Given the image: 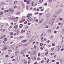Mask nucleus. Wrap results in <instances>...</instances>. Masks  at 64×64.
<instances>
[{
	"label": "nucleus",
	"mask_w": 64,
	"mask_h": 64,
	"mask_svg": "<svg viewBox=\"0 0 64 64\" xmlns=\"http://www.w3.org/2000/svg\"><path fill=\"white\" fill-rule=\"evenodd\" d=\"M52 23H54V20H52Z\"/></svg>",
	"instance_id": "obj_31"
},
{
	"label": "nucleus",
	"mask_w": 64,
	"mask_h": 64,
	"mask_svg": "<svg viewBox=\"0 0 64 64\" xmlns=\"http://www.w3.org/2000/svg\"><path fill=\"white\" fill-rule=\"evenodd\" d=\"M52 46H55V44L54 43L52 44Z\"/></svg>",
	"instance_id": "obj_29"
},
{
	"label": "nucleus",
	"mask_w": 64,
	"mask_h": 64,
	"mask_svg": "<svg viewBox=\"0 0 64 64\" xmlns=\"http://www.w3.org/2000/svg\"><path fill=\"white\" fill-rule=\"evenodd\" d=\"M14 21L16 22H17V20H14Z\"/></svg>",
	"instance_id": "obj_60"
},
{
	"label": "nucleus",
	"mask_w": 64,
	"mask_h": 64,
	"mask_svg": "<svg viewBox=\"0 0 64 64\" xmlns=\"http://www.w3.org/2000/svg\"><path fill=\"white\" fill-rule=\"evenodd\" d=\"M43 0H40L39 2L40 3H41L43 2Z\"/></svg>",
	"instance_id": "obj_13"
},
{
	"label": "nucleus",
	"mask_w": 64,
	"mask_h": 64,
	"mask_svg": "<svg viewBox=\"0 0 64 64\" xmlns=\"http://www.w3.org/2000/svg\"><path fill=\"white\" fill-rule=\"evenodd\" d=\"M36 38L34 36H33L32 37V41H34L35 39V38Z\"/></svg>",
	"instance_id": "obj_7"
},
{
	"label": "nucleus",
	"mask_w": 64,
	"mask_h": 64,
	"mask_svg": "<svg viewBox=\"0 0 64 64\" xmlns=\"http://www.w3.org/2000/svg\"><path fill=\"white\" fill-rule=\"evenodd\" d=\"M17 48H18V46H14L13 47V49L14 50H16Z\"/></svg>",
	"instance_id": "obj_3"
},
{
	"label": "nucleus",
	"mask_w": 64,
	"mask_h": 64,
	"mask_svg": "<svg viewBox=\"0 0 64 64\" xmlns=\"http://www.w3.org/2000/svg\"><path fill=\"white\" fill-rule=\"evenodd\" d=\"M24 2H27V0H24Z\"/></svg>",
	"instance_id": "obj_54"
},
{
	"label": "nucleus",
	"mask_w": 64,
	"mask_h": 64,
	"mask_svg": "<svg viewBox=\"0 0 64 64\" xmlns=\"http://www.w3.org/2000/svg\"><path fill=\"white\" fill-rule=\"evenodd\" d=\"M47 63H48V62H49V59H48L47 60Z\"/></svg>",
	"instance_id": "obj_37"
},
{
	"label": "nucleus",
	"mask_w": 64,
	"mask_h": 64,
	"mask_svg": "<svg viewBox=\"0 0 64 64\" xmlns=\"http://www.w3.org/2000/svg\"><path fill=\"white\" fill-rule=\"evenodd\" d=\"M2 51H5V50H4V48H2Z\"/></svg>",
	"instance_id": "obj_41"
},
{
	"label": "nucleus",
	"mask_w": 64,
	"mask_h": 64,
	"mask_svg": "<svg viewBox=\"0 0 64 64\" xmlns=\"http://www.w3.org/2000/svg\"><path fill=\"white\" fill-rule=\"evenodd\" d=\"M43 44L41 43L40 44V46H43Z\"/></svg>",
	"instance_id": "obj_49"
},
{
	"label": "nucleus",
	"mask_w": 64,
	"mask_h": 64,
	"mask_svg": "<svg viewBox=\"0 0 64 64\" xmlns=\"http://www.w3.org/2000/svg\"><path fill=\"white\" fill-rule=\"evenodd\" d=\"M17 35H18L19 34V32H20L19 31V30H18L17 31Z\"/></svg>",
	"instance_id": "obj_14"
},
{
	"label": "nucleus",
	"mask_w": 64,
	"mask_h": 64,
	"mask_svg": "<svg viewBox=\"0 0 64 64\" xmlns=\"http://www.w3.org/2000/svg\"><path fill=\"white\" fill-rule=\"evenodd\" d=\"M32 59L33 60H35L36 59V58L34 57H32Z\"/></svg>",
	"instance_id": "obj_5"
},
{
	"label": "nucleus",
	"mask_w": 64,
	"mask_h": 64,
	"mask_svg": "<svg viewBox=\"0 0 64 64\" xmlns=\"http://www.w3.org/2000/svg\"><path fill=\"white\" fill-rule=\"evenodd\" d=\"M15 59L14 58L13 59H12V61H15Z\"/></svg>",
	"instance_id": "obj_63"
},
{
	"label": "nucleus",
	"mask_w": 64,
	"mask_h": 64,
	"mask_svg": "<svg viewBox=\"0 0 64 64\" xmlns=\"http://www.w3.org/2000/svg\"><path fill=\"white\" fill-rule=\"evenodd\" d=\"M44 48V46L40 48V49L41 50H42Z\"/></svg>",
	"instance_id": "obj_24"
},
{
	"label": "nucleus",
	"mask_w": 64,
	"mask_h": 64,
	"mask_svg": "<svg viewBox=\"0 0 64 64\" xmlns=\"http://www.w3.org/2000/svg\"><path fill=\"white\" fill-rule=\"evenodd\" d=\"M21 54H23L24 53V52H23L22 51L20 52Z\"/></svg>",
	"instance_id": "obj_44"
},
{
	"label": "nucleus",
	"mask_w": 64,
	"mask_h": 64,
	"mask_svg": "<svg viewBox=\"0 0 64 64\" xmlns=\"http://www.w3.org/2000/svg\"><path fill=\"white\" fill-rule=\"evenodd\" d=\"M14 46V45L12 44L10 46V49H12V47H13Z\"/></svg>",
	"instance_id": "obj_6"
},
{
	"label": "nucleus",
	"mask_w": 64,
	"mask_h": 64,
	"mask_svg": "<svg viewBox=\"0 0 64 64\" xmlns=\"http://www.w3.org/2000/svg\"><path fill=\"white\" fill-rule=\"evenodd\" d=\"M48 32H51V30H48Z\"/></svg>",
	"instance_id": "obj_28"
},
{
	"label": "nucleus",
	"mask_w": 64,
	"mask_h": 64,
	"mask_svg": "<svg viewBox=\"0 0 64 64\" xmlns=\"http://www.w3.org/2000/svg\"><path fill=\"white\" fill-rule=\"evenodd\" d=\"M25 20L24 19L22 20V21L24 22V21H25Z\"/></svg>",
	"instance_id": "obj_61"
},
{
	"label": "nucleus",
	"mask_w": 64,
	"mask_h": 64,
	"mask_svg": "<svg viewBox=\"0 0 64 64\" xmlns=\"http://www.w3.org/2000/svg\"><path fill=\"white\" fill-rule=\"evenodd\" d=\"M26 23H27V21H26L24 22V24H26Z\"/></svg>",
	"instance_id": "obj_34"
},
{
	"label": "nucleus",
	"mask_w": 64,
	"mask_h": 64,
	"mask_svg": "<svg viewBox=\"0 0 64 64\" xmlns=\"http://www.w3.org/2000/svg\"><path fill=\"white\" fill-rule=\"evenodd\" d=\"M49 15H50V14H47L46 16L47 17H49Z\"/></svg>",
	"instance_id": "obj_23"
},
{
	"label": "nucleus",
	"mask_w": 64,
	"mask_h": 64,
	"mask_svg": "<svg viewBox=\"0 0 64 64\" xmlns=\"http://www.w3.org/2000/svg\"><path fill=\"white\" fill-rule=\"evenodd\" d=\"M3 14V12H1L0 13V15H2Z\"/></svg>",
	"instance_id": "obj_20"
},
{
	"label": "nucleus",
	"mask_w": 64,
	"mask_h": 64,
	"mask_svg": "<svg viewBox=\"0 0 64 64\" xmlns=\"http://www.w3.org/2000/svg\"><path fill=\"white\" fill-rule=\"evenodd\" d=\"M44 5L45 6H47V3H46L44 4Z\"/></svg>",
	"instance_id": "obj_32"
},
{
	"label": "nucleus",
	"mask_w": 64,
	"mask_h": 64,
	"mask_svg": "<svg viewBox=\"0 0 64 64\" xmlns=\"http://www.w3.org/2000/svg\"><path fill=\"white\" fill-rule=\"evenodd\" d=\"M30 33V31H28L27 32V34H29Z\"/></svg>",
	"instance_id": "obj_22"
},
{
	"label": "nucleus",
	"mask_w": 64,
	"mask_h": 64,
	"mask_svg": "<svg viewBox=\"0 0 64 64\" xmlns=\"http://www.w3.org/2000/svg\"><path fill=\"white\" fill-rule=\"evenodd\" d=\"M16 14L17 15H19V14H20V12H18L16 13Z\"/></svg>",
	"instance_id": "obj_33"
},
{
	"label": "nucleus",
	"mask_w": 64,
	"mask_h": 64,
	"mask_svg": "<svg viewBox=\"0 0 64 64\" xmlns=\"http://www.w3.org/2000/svg\"><path fill=\"white\" fill-rule=\"evenodd\" d=\"M28 59H29V60L31 59V58H30V57H28Z\"/></svg>",
	"instance_id": "obj_58"
},
{
	"label": "nucleus",
	"mask_w": 64,
	"mask_h": 64,
	"mask_svg": "<svg viewBox=\"0 0 64 64\" xmlns=\"http://www.w3.org/2000/svg\"><path fill=\"white\" fill-rule=\"evenodd\" d=\"M20 38H23V36H20Z\"/></svg>",
	"instance_id": "obj_35"
},
{
	"label": "nucleus",
	"mask_w": 64,
	"mask_h": 64,
	"mask_svg": "<svg viewBox=\"0 0 64 64\" xmlns=\"http://www.w3.org/2000/svg\"><path fill=\"white\" fill-rule=\"evenodd\" d=\"M44 62H45V61L44 60H42L41 62V63H44Z\"/></svg>",
	"instance_id": "obj_36"
},
{
	"label": "nucleus",
	"mask_w": 64,
	"mask_h": 64,
	"mask_svg": "<svg viewBox=\"0 0 64 64\" xmlns=\"http://www.w3.org/2000/svg\"><path fill=\"white\" fill-rule=\"evenodd\" d=\"M17 59L18 60H19L20 59V57L19 56L18 57V58H17Z\"/></svg>",
	"instance_id": "obj_16"
},
{
	"label": "nucleus",
	"mask_w": 64,
	"mask_h": 64,
	"mask_svg": "<svg viewBox=\"0 0 64 64\" xmlns=\"http://www.w3.org/2000/svg\"><path fill=\"white\" fill-rule=\"evenodd\" d=\"M46 28H48L49 27V26L47 25L46 26Z\"/></svg>",
	"instance_id": "obj_48"
},
{
	"label": "nucleus",
	"mask_w": 64,
	"mask_h": 64,
	"mask_svg": "<svg viewBox=\"0 0 64 64\" xmlns=\"http://www.w3.org/2000/svg\"><path fill=\"white\" fill-rule=\"evenodd\" d=\"M6 30V29H3L2 30V32H5V31Z\"/></svg>",
	"instance_id": "obj_30"
},
{
	"label": "nucleus",
	"mask_w": 64,
	"mask_h": 64,
	"mask_svg": "<svg viewBox=\"0 0 64 64\" xmlns=\"http://www.w3.org/2000/svg\"><path fill=\"white\" fill-rule=\"evenodd\" d=\"M28 19L30 20V21H32V18H28Z\"/></svg>",
	"instance_id": "obj_11"
},
{
	"label": "nucleus",
	"mask_w": 64,
	"mask_h": 64,
	"mask_svg": "<svg viewBox=\"0 0 64 64\" xmlns=\"http://www.w3.org/2000/svg\"><path fill=\"white\" fill-rule=\"evenodd\" d=\"M56 64H59V62H56Z\"/></svg>",
	"instance_id": "obj_62"
},
{
	"label": "nucleus",
	"mask_w": 64,
	"mask_h": 64,
	"mask_svg": "<svg viewBox=\"0 0 64 64\" xmlns=\"http://www.w3.org/2000/svg\"><path fill=\"white\" fill-rule=\"evenodd\" d=\"M18 61L19 60L17 59H16L15 60V61L16 62H18Z\"/></svg>",
	"instance_id": "obj_17"
},
{
	"label": "nucleus",
	"mask_w": 64,
	"mask_h": 64,
	"mask_svg": "<svg viewBox=\"0 0 64 64\" xmlns=\"http://www.w3.org/2000/svg\"><path fill=\"white\" fill-rule=\"evenodd\" d=\"M62 20H63V18H60V21H62Z\"/></svg>",
	"instance_id": "obj_46"
},
{
	"label": "nucleus",
	"mask_w": 64,
	"mask_h": 64,
	"mask_svg": "<svg viewBox=\"0 0 64 64\" xmlns=\"http://www.w3.org/2000/svg\"><path fill=\"white\" fill-rule=\"evenodd\" d=\"M19 53V50H16V52L15 53V54L16 56H17L18 55V53Z\"/></svg>",
	"instance_id": "obj_1"
},
{
	"label": "nucleus",
	"mask_w": 64,
	"mask_h": 64,
	"mask_svg": "<svg viewBox=\"0 0 64 64\" xmlns=\"http://www.w3.org/2000/svg\"><path fill=\"white\" fill-rule=\"evenodd\" d=\"M39 14V12H37L35 13V15H36L37 14Z\"/></svg>",
	"instance_id": "obj_40"
},
{
	"label": "nucleus",
	"mask_w": 64,
	"mask_h": 64,
	"mask_svg": "<svg viewBox=\"0 0 64 64\" xmlns=\"http://www.w3.org/2000/svg\"><path fill=\"white\" fill-rule=\"evenodd\" d=\"M38 21H39V20H38V19H37L36 20V22H38Z\"/></svg>",
	"instance_id": "obj_51"
},
{
	"label": "nucleus",
	"mask_w": 64,
	"mask_h": 64,
	"mask_svg": "<svg viewBox=\"0 0 64 64\" xmlns=\"http://www.w3.org/2000/svg\"><path fill=\"white\" fill-rule=\"evenodd\" d=\"M17 27H18V26L17 25L15 26H14V28H17Z\"/></svg>",
	"instance_id": "obj_19"
},
{
	"label": "nucleus",
	"mask_w": 64,
	"mask_h": 64,
	"mask_svg": "<svg viewBox=\"0 0 64 64\" xmlns=\"http://www.w3.org/2000/svg\"><path fill=\"white\" fill-rule=\"evenodd\" d=\"M24 64H27V61H24Z\"/></svg>",
	"instance_id": "obj_25"
},
{
	"label": "nucleus",
	"mask_w": 64,
	"mask_h": 64,
	"mask_svg": "<svg viewBox=\"0 0 64 64\" xmlns=\"http://www.w3.org/2000/svg\"><path fill=\"white\" fill-rule=\"evenodd\" d=\"M62 11V10H59L57 12V14H60L61 12Z\"/></svg>",
	"instance_id": "obj_4"
},
{
	"label": "nucleus",
	"mask_w": 64,
	"mask_h": 64,
	"mask_svg": "<svg viewBox=\"0 0 64 64\" xmlns=\"http://www.w3.org/2000/svg\"><path fill=\"white\" fill-rule=\"evenodd\" d=\"M23 26V25L22 24H20V28H22Z\"/></svg>",
	"instance_id": "obj_8"
},
{
	"label": "nucleus",
	"mask_w": 64,
	"mask_h": 64,
	"mask_svg": "<svg viewBox=\"0 0 64 64\" xmlns=\"http://www.w3.org/2000/svg\"><path fill=\"white\" fill-rule=\"evenodd\" d=\"M11 28H12V26H10L9 28V30H10L11 29Z\"/></svg>",
	"instance_id": "obj_26"
},
{
	"label": "nucleus",
	"mask_w": 64,
	"mask_h": 64,
	"mask_svg": "<svg viewBox=\"0 0 64 64\" xmlns=\"http://www.w3.org/2000/svg\"><path fill=\"white\" fill-rule=\"evenodd\" d=\"M31 24V23L30 22H29L28 23V25H30Z\"/></svg>",
	"instance_id": "obj_53"
},
{
	"label": "nucleus",
	"mask_w": 64,
	"mask_h": 64,
	"mask_svg": "<svg viewBox=\"0 0 64 64\" xmlns=\"http://www.w3.org/2000/svg\"><path fill=\"white\" fill-rule=\"evenodd\" d=\"M4 4V2H2L1 3V4H0V5H1V6H2Z\"/></svg>",
	"instance_id": "obj_10"
},
{
	"label": "nucleus",
	"mask_w": 64,
	"mask_h": 64,
	"mask_svg": "<svg viewBox=\"0 0 64 64\" xmlns=\"http://www.w3.org/2000/svg\"><path fill=\"white\" fill-rule=\"evenodd\" d=\"M55 60H52V62H55Z\"/></svg>",
	"instance_id": "obj_38"
},
{
	"label": "nucleus",
	"mask_w": 64,
	"mask_h": 64,
	"mask_svg": "<svg viewBox=\"0 0 64 64\" xmlns=\"http://www.w3.org/2000/svg\"><path fill=\"white\" fill-rule=\"evenodd\" d=\"M5 37H6V36L4 35L2 36V38H4Z\"/></svg>",
	"instance_id": "obj_56"
},
{
	"label": "nucleus",
	"mask_w": 64,
	"mask_h": 64,
	"mask_svg": "<svg viewBox=\"0 0 64 64\" xmlns=\"http://www.w3.org/2000/svg\"><path fill=\"white\" fill-rule=\"evenodd\" d=\"M8 48H9V47L8 46H6V47H5L4 48V50H6V49H7Z\"/></svg>",
	"instance_id": "obj_9"
},
{
	"label": "nucleus",
	"mask_w": 64,
	"mask_h": 64,
	"mask_svg": "<svg viewBox=\"0 0 64 64\" xmlns=\"http://www.w3.org/2000/svg\"><path fill=\"white\" fill-rule=\"evenodd\" d=\"M26 3L27 4H29V2L28 1H27Z\"/></svg>",
	"instance_id": "obj_52"
},
{
	"label": "nucleus",
	"mask_w": 64,
	"mask_h": 64,
	"mask_svg": "<svg viewBox=\"0 0 64 64\" xmlns=\"http://www.w3.org/2000/svg\"><path fill=\"white\" fill-rule=\"evenodd\" d=\"M27 40H22V42H23V43H24V42H25L27 41Z\"/></svg>",
	"instance_id": "obj_15"
},
{
	"label": "nucleus",
	"mask_w": 64,
	"mask_h": 64,
	"mask_svg": "<svg viewBox=\"0 0 64 64\" xmlns=\"http://www.w3.org/2000/svg\"><path fill=\"white\" fill-rule=\"evenodd\" d=\"M11 12H14V9L13 8H11Z\"/></svg>",
	"instance_id": "obj_12"
},
{
	"label": "nucleus",
	"mask_w": 64,
	"mask_h": 64,
	"mask_svg": "<svg viewBox=\"0 0 64 64\" xmlns=\"http://www.w3.org/2000/svg\"><path fill=\"white\" fill-rule=\"evenodd\" d=\"M48 54V52H47L45 54V55H47Z\"/></svg>",
	"instance_id": "obj_27"
},
{
	"label": "nucleus",
	"mask_w": 64,
	"mask_h": 64,
	"mask_svg": "<svg viewBox=\"0 0 64 64\" xmlns=\"http://www.w3.org/2000/svg\"><path fill=\"white\" fill-rule=\"evenodd\" d=\"M19 46H22V44H19Z\"/></svg>",
	"instance_id": "obj_42"
},
{
	"label": "nucleus",
	"mask_w": 64,
	"mask_h": 64,
	"mask_svg": "<svg viewBox=\"0 0 64 64\" xmlns=\"http://www.w3.org/2000/svg\"><path fill=\"white\" fill-rule=\"evenodd\" d=\"M51 50H52V51H53L54 50V48H52L51 49Z\"/></svg>",
	"instance_id": "obj_47"
},
{
	"label": "nucleus",
	"mask_w": 64,
	"mask_h": 64,
	"mask_svg": "<svg viewBox=\"0 0 64 64\" xmlns=\"http://www.w3.org/2000/svg\"><path fill=\"white\" fill-rule=\"evenodd\" d=\"M10 35H13V33L12 32V33H11Z\"/></svg>",
	"instance_id": "obj_55"
},
{
	"label": "nucleus",
	"mask_w": 64,
	"mask_h": 64,
	"mask_svg": "<svg viewBox=\"0 0 64 64\" xmlns=\"http://www.w3.org/2000/svg\"><path fill=\"white\" fill-rule=\"evenodd\" d=\"M5 57H9V56L8 55H6L5 56Z\"/></svg>",
	"instance_id": "obj_39"
},
{
	"label": "nucleus",
	"mask_w": 64,
	"mask_h": 64,
	"mask_svg": "<svg viewBox=\"0 0 64 64\" xmlns=\"http://www.w3.org/2000/svg\"><path fill=\"white\" fill-rule=\"evenodd\" d=\"M40 53H39L38 54V56H40Z\"/></svg>",
	"instance_id": "obj_64"
},
{
	"label": "nucleus",
	"mask_w": 64,
	"mask_h": 64,
	"mask_svg": "<svg viewBox=\"0 0 64 64\" xmlns=\"http://www.w3.org/2000/svg\"><path fill=\"white\" fill-rule=\"evenodd\" d=\"M4 41H7V39H6V38H5L4 39Z\"/></svg>",
	"instance_id": "obj_43"
},
{
	"label": "nucleus",
	"mask_w": 64,
	"mask_h": 64,
	"mask_svg": "<svg viewBox=\"0 0 64 64\" xmlns=\"http://www.w3.org/2000/svg\"><path fill=\"white\" fill-rule=\"evenodd\" d=\"M32 16V14H28V15H27V17L28 18H29L30 16Z\"/></svg>",
	"instance_id": "obj_2"
},
{
	"label": "nucleus",
	"mask_w": 64,
	"mask_h": 64,
	"mask_svg": "<svg viewBox=\"0 0 64 64\" xmlns=\"http://www.w3.org/2000/svg\"><path fill=\"white\" fill-rule=\"evenodd\" d=\"M8 12V10H5L4 11V13H6V12Z\"/></svg>",
	"instance_id": "obj_18"
},
{
	"label": "nucleus",
	"mask_w": 64,
	"mask_h": 64,
	"mask_svg": "<svg viewBox=\"0 0 64 64\" xmlns=\"http://www.w3.org/2000/svg\"><path fill=\"white\" fill-rule=\"evenodd\" d=\"M60 7H63V5H62L60 6Z\"/></svg>",
	"instance_id": "obj_45"
},
{
	"label": "nucleus",
	"mask_w": 64,
	"mask_h": 64,
	"mask_svg": "<svg viewBox=\"0 0 64 64\" xmlns=\"http://www.w3.org/2000/svg\"><path fill=\"white\" fill-rule=\"evenodd\" d=\"M11 8H10L8 10V11L9 12H11Z\"/></svg>",
	"instance_id": "obj_21"
},
{
	"label": "nucleus",
	"mask_w": 64,
	"mask_h": 64,
	"mask_svg": "<svg viewBox=\"0 0 64 64\" xmlns=\"http://www.w3.org/2000/svg\"><path fill=\"white\" fill-rule=\"evenodd\" d=\"M28 53H29V54H31V52H30V51H29L28 52Z\"/></svg>",
	"instance_id": "obj_59"
},
{
	"label": "nucleus",
	"mask_w": 64,
	"mask_h": 64,
	"mask_svg": "<svg viewBox=\"0 0 64 64\" xmlns=\"http://www.w3.org/2000/svg\"><path fill=\"white\" fill-rule=\"evenodd\" d=\"M40 58H37V60H40Z\"/></svg>",
	"instance_id": "obj_50"
},
{
	"label": "nucleus",
	"mask_w": 64,
	"mask_h": 64,
	"mask_svg": "<svg viewBox=\"0 0 64 64\" xmlns=\"http://www.w3.org/2000/svg\"><path fill=\"white\" fill-rule=\"evenodd\" d=\"M59 28V27L58 26H57L56 27V29H58Z\"/></svg>",
	"instance_id": "obj_57"
}]
</instances>
